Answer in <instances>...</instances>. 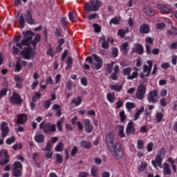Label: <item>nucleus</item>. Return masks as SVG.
<instances>
[{"label": "nucleus", "instance_id": "e433bc0d", "mask_svg": "<svg viewBox=\"0 0 177 177\" xmlns=\"http://www.w3.org/2000/svg\"><path fill=\"white\" fill-rule=\"evenodd\" d=\"M46 55L50 57H53L56 55V52L53 50V47L50 46L46 51Z\"/></svg>", "mask_w": 177, "mask_h": 177}, {"label": "nucleus", "instance_id": "20e7f679", "mask_svg": "<svg viewBox=\"0 0 177 177\" xmlns=\"http://www.w3.org/2000/svg\"><path fill=\"white\" fill-rule=\"evenodd\" d=\"M133 70L135 71L132 73V68L127 67V68H123L122 71V73L124 77H127V80H135V78H138V77L139 76V68L135 67L133 68ZM131 73H132L131 75Z\"/></svg>", "mask_w": 177, "mask_h": 177}, {"label": "nucleus", "instance_id": "6e6d98bb", "mask_svg": "<svg viewBox=\"0 0 177 177\" xmlns=\"http://www.w3.org/2000/svg\"><path fill=\"white\" fill-rule=\"evenodd\" d=\"M160 104L162 107H167L168 102H167V99L162 98L160 100Z\"/></svg>", "mask_w": 177, "mask_h": 177}, {"label": "nucleus", "instance_id": "9d476101", "mask_svg": "<svg viewBox=\"0 0 177 177\" xmlns=\"http://www.w3.org/2000/svg\"><path fill=\"white\" fill-rule=\"evenodd\" d=\"M21 55L24 57V59L30 60L31 57H35V52L31 47H25L21 51Z\"/></svg>", "mask_w": 177, "mask_h": 177}, {"label": "nucleus", "instance_id": "b1692460", "mask_svg": "<svg viewBox=\"0 0 177 177\" xmlns=\"http://www.w3.org/2000/svg\"><path fill=\"white\" fill-rule=\"evenodd\" d=\"M100 42L102 41V48H103V49H109V48H110V45L109 44V41L107 40H106V36L102 35L100 37Z\"/></svg>", "mask_w": 177, "mask_h": 177}, {"label": "nucleus", "instance_id": "ddd939ff", "mask_svg": "<svg viewBox=\"0 0 177 177\" xmlns=\"http://www.w3.org/2000/svg\"><path fill=\"white\" fill-rule=\"evenodd\" d=\"M163 158L160 157V155L156 156L155 159L151 160V164L154 168H162Z\"/></svg>", "mask_w": 177, "mask_h": 177}, {"label": "nucleus", "instance_id": "ea45409f", "mask_svg": "<svg viewBox=\"0 0 177 177\" xmlns=\"http://www.w3.org/2000/svg\"><path fill=\"white\" fill-rule=\"evenodd\" d=\"M106 99L109 103H114V101L115 100V97L114 95L111 94V93H109L106 95Z\"/></svg>", "mask_w": 177, "mask_h": 177}, {"label": "nucleus", "instance_id": "13d9d810", "mask_svg": "<svg viewBox=\"0 0 177 177\" xmlns=\"http://www.w3.org/2000/svg\"><path fill=\"white\" fill-rule=\"evenodd\" d=\"M153 146H154V145L153 144V142H149L147 145V151H148V153H151V151H153Z\"/></svg>", "mask_w": 177, "mask_h": 177}, {"label": "nucleus", "instance_id": "423d86ee", "mask_svg": "<svg viewBox=\"0 0 177 177\" xmlns=\"http://www.w3.org/2000/svg\"><path fill=\"white\" fill-rule=\"evenodd\" d=\"M12 175L14 177L23 176V164L19 161H15L12 165Z\"/></svg>", "mask_w": 177, "mask_h": 177}, {"label": "nucleus", "instance_id": "cd10ccee", "mask_svg": "<svg viewBox=\"0 0 177 177\" xmlns=\"http://www.w3.org/2000/svg\"><path fill=\"white\" fill-rule=\"evenodd\" d=\"M80 145L83 147V149H91L92 144L88 141L82 140L80 142Z\"/></svg>", "mask_w": 177, "mask_h": 177}, {"label": "nucleus", "instance_id": "72a5a7b5", "mask_svg": "<svg viewBox=\"0 0 177 177\" xmlns=\"http://www.w3.org/2000/svg\"><path fill=\"white\" fill-rule=\"evenodd\" d=\"M118 128L119 129L118 131V136H120V138H125V133H124V126L122 125H119L118 126Z\"/></svg>", "mask_w": 177, "mask_h": 177}, {"label": "nucleus", "instance_id": "39448f33", "mask_svg": "<svg viewBox=\"0 0 177 177\" xmlns=\"http://www.w3.org/2000/svg\"><path fill=\"white\" fill-rule=\"evenodd\" d=\"M39 129H42L44 133L50 134L53 132H56V124H53L50 122H45V121L41 122L39 124Z\"/></svg>", "mask_w": 177, "mask_h": 177}, {"label": "nucleus", "instance_id": "a878e982", "mask_svg": "<svg viewBox=\"0 0 177 177\" xmlns=\"http://www.w3.org/2000/svg\"><path fill=\"white\" fill-rule=\"evenodd\" d=\"M71 104H75V106H81V103H82V98L81 96H77L75 97L71 101Z\"/></svg>", "mask_w": 177, "mask_h": 177}, {"label": "nucleus", "instance_id": "4c0bfd02", "mask_svg": "<svg viewBox=\"0 0 177 177\" xmlns=\"http://www.w3.org/2000/svg\"><path fill=\"white\" fill-rule=\"evenodd\" d=\"M50 104H52V100L44 101L43 103V109H44V110H48V109L50 107Z\"/></svg>", "mask_w": 177, "mask_h": 177}, {"label": "nucleus", "instance_id": "09e8293b", "mask_svg": "<svg viewBox=\"0 0 177 177\" xmlns=\"http://www.w3.org/2000/svg\"><path fill=\"white\" fill-rule=\"evenodd\" d=\"M66 88L67 91H71L73 89V81L72 80H68L66 82Z\"/></svg>", "mask_w": 177, "mask_h": 177}, {"label": "nucleus", "instance_id": "9b49d317", "mask_svg": "<svg viewBox=\"0 0 177 177\" xmlns=\"http://www.w3.org/2000/svg\"><path fill=\"white\" fill-rule=\"evenodd\" d=\"M149 103L156 104L158 102V91L156 89L149 93L147 95Z\"/></svg>", "mask_w": 177, "mask_h": 177}, {"label": "nucleus", "instance_id": "4468645a", "mask_svg": "<svg viewBox=\"0 0 177 177\" xmlns=\"http://www.w3.org/2000/svg\"><path fill=\"white\" fill-rule=\"evenodd\" d=\"M1 138L5 139L6 136L9 134V126L6 122H2L1 124Z\"/></svg>", "mask_w": 177, "mask_h": 177}, {"label": "nucleus", "instance_id": "58836bf2", "mask_svg": "<svg viewBox=\"0 0 177 177\" xmlns=\"http://www.w3.org/2000/svg\"><path fill=\"white\" fill-rule=\"evenodd\" d=\"M75 16H77V12H69L68 14V17L70 21H72V22L75 21V20L74 19H75Z\"/></svg>", "mask_w": 177, "mask_h": 177}, {"label": "nucleus", "instance_id": "680f3d73", "mask_svg": "<svg viewBox=\"0 0 177 177\" xmlns=\"http://www.w3.org/2000/svg\"><path fill=\"white\" fill-rule=\"evenodd\" d=\"M143 73H147L145 75V77H150V72H149V66L144 65V66H143Z\"/></svg>", "mask_w": 177, "mask_h": 177}, {"label": "nucleus", "instance_id": "bb28decb", "mask_svg": "<svg viewBox=\"0 0 177 177\" xmlns=\"http://www.w3.org/2000/svg\"><path fill=\"white\" fill-rule=\"evenodd\" d=\"M129 32V28H127L126 29H119L118 30V35H120V38H125V34Z\"/></svg>", "mask_w": 177, "mask_h": 177}, {"label": "nucleus", "instance_id": "49530a36", "mask_svg": "<svg viewBox=\"0 0 177 177\" xmlns=\"http://www.w3.org/2000/svg\"><path fill=\"white\" fill-rule=\"evenodd\" d=\"M158 154L156 156H159L161 158H164L165 156V149H164V147H162L159 150H158Z\"/></svg>", "mask_w": 177, "mask_h": 177}, {"label": "nucleus", "instance_id": "412c9836", "mask_svg": "<svg viewBox=\"0 0 177 177\" xmlns=\"http://www.w3.org/2000/svg\"><path fill=\"white\" fill-rule=\"evenodd\" d=\"M140 32L141 34H149L150 32V25L142 24L140 26Z\"/></svg>", "mask_w": 177, "mask_h": 177}, {"label": "nucleus", "instance_id": "5fc2aeb1", "mask_svg": "<svg viewBox=\"0 0 177 177\" xmlns=\"http://www.w3.org/2000/svg\"><path fill=\"white\" fill-rule=\"evenodd\" d=\"M52 150V144L50 142H48L46 147L44 149H42L43 151H50Z\"/></svg>", "mask_w": 177, "mask_h": 177}, {"label": "nucleus", "instance_id": "f3484780", "mask_svg": "<svg viewBox=\"0 0 177 177\" xmlns=\"http://www.w3.org/2000/svg\"><path fill=\"white\" fill-rule=\"evenodd\" d=\"M26 121H28V116H27L26 114L21 113L17 115V124H18V125H23V124H26Z\"/></svg>", "mask_w": 177, "mask_h": 177}, {"label": "nucleus", "instance_id": "a19ab883", "mask_svg": "<svg viewBox=\"0 0 177 177\" xmlns=\"http://www.w3.org/2000/svg\"><path fill=\"white\" fill-rule=\"evenodd\" d=\"M156 118L157 120V122H161V121H162V119L164 118V113L161 112L156 113Z\"/></svg>", "mask_w": 177, "mask_h": 177}, {"label": "nucleus", "instance_id": "79ce46f5", "mask_svg": "<svg viewBox=\"0 0 177 177\" xmlns=\"http://www.w3.org/2000/svg\"><path fill=\"white\" fill-rule=\"evenodd\" d=\"M16 142V137L12 136L11 138H8L6 140V145H10L12 143Z\"/></svg>", "mask_w": 177, "mask_h": 177}, {"label": "nucleus", "instance_id": "473e14b6", "mask_svg": "<svg viewBox=\"0 0 177 177\" xmlns=\"http://www.w3.org/2000/svg\"><path fill=\"white\" fill-rule=\"evenodd\" d=\"M114 62H111V64H106V75H109L113 73V65Z\"/></svg>", "mask_w": 177, "mask_h": 177}, {"label": "nucleus", "instance_id": "393cba45", "mask_svg": "<svg viewBox=\"0 0 177 177\" xmlns=\"http://www.w3.org/2000/svg\"><path fill=\"white\" fill-rule=\"evenodd\" d=\"M37 143H44L45 142V136L44 134H37L34 138Z\"/></svg>", "mask_w": 177, "mask_h": 177}, {"label": "nucleus", "instance_id": "7c9ffc66", "mask_svg": "<svg viewBox=\"0 0 177 177\" xmlns=\"http://www.w3.org/2000/svg\"><path fill=\"white\" fill-rule=\"evenodd\" d=\"M110 89L111 91H115V92H121V90L122 89V86H118L117 84H111L109 86Z\"/></svg>", "mask_w": 177, "mask_h": 177}, {"label": "nucleus", "instance_id": "6ab92c4d", "mask_svg": "<svg viewBox=\"0 0 177 177\" xmlns=\"http://www.w3.org/2000/svg\"><path fill=\"white\" fill-rule=\"evenodd\" d=\"M84 129L86 133H91L93 131V125L91 124V120L89 119H86L84 120Z\"/></svg>", "mask_w": 177, "mask_h": 177}, {"label": "nucleus", "instance_id": "a18cd8bd", "mask_svg": "<svg viewBox=\"0 0 177 177\" xmlns=\"http://www.w3.org/2000/svg\"><path fill=\"white\" fill-rule=\"evenodd\" d=\"M109 24L110 25H111V24H115V25L120 24V18H118V17H113V19H111L110 20Z\"/></svg>", "mask_w": 177, "mask_h": 177}, {"label": "nucleus", "instance_id": "774afa93", "mask_svg": "<svg viewBox=\"0 0 177 177\" xmlns=\"http://www.w3.org/2000/svg\"><path fill=\"white\" fill-rule=\"evenodd\" d=\"M177 63V55H173L171 57V64L173 66H176Z\"/></svg>", "mask_w": 177, "mask_h": 177}, {"label": "nucleus", "instance_id": "69168bd1", "mask_svg": "<svg viewBox=\"0 0 177 177\" xmlns=\"http://www.w3.org/2000/svg\"><path fill=\"white\" fill-rule=\"evenodd\" d=\"M66 18L64 17H62L61 18V25L62 26L63 28H66L67 27V24L66 22Z\"/></svg>", "mask_w": 177, "mask_h": 177}, {"label": "nucleus", "instance_id": "c9c22d12", "mask_svg": "<svg viewBox=\"0 0 177 177\" xmlns=\"http://www.w3.org/2000/svg\"><path fill=\"white\" fill-rule=\"evenodd\" d=\"M137 149L138 150H143L145 149V141L143 140H138L137 141Z\"/></svg>", "mask_w": 177, "mask_h": 177}, {"label": "nucleus", "instance_id": "5701e85b", "mask_svg": "<svg viewBox=\"0 0 177 177\" xmlns=\"http://www.w3.org/2000/svg\"><path fill=\"white\" fill-rule=\"evenodd\" d=\"M163 174L164 175H171L172 174V170H171V167L167 162L163 163Z\"/></svg>", "mask_w": 177, "mask_h": 177}, {"label": "nucleus", "instance_id": "6e6552de", "mask_svg": "<svg viewBox=\"0 0 177 177\" xmlns=\"http://www.w3.org/2000/svg\"><path fill=\"white\" fill-rule=\"evenodd\" d=\"M9 161H10V157L8 153V150H0V165L1 167L7 165V164H9Z\"/></svg>", "mask_w": 177, "mask_h": 177}, {"label": "nucleus", "instance_id": "052dcab7", "mask_svg": "<svg viewBox=\"0 0 177 177\" xmlns=\"http://www.w3.org/2000/svg\"><path fill=\"white\" fill-rule=\"evenodd\" d=\"M92 176L97 177V168L92 167L91 169Z\"/></svg>", "mask_w": 177, "mask_h": 177}, {"label": "nucleus", "instance_id": "aec40b11", "mask_svg": "<svg viewBox=\"0 0 177 177\" xmlns=\"http://www.w3.org/2000/svg\"><path fill=\"white\" fill-rule=\"evenodd\" d=\"M120 49L122 55H128V52H129V43L126 41L122 44L120 46Z\"/></svg>", "mask_w": 177, "mask_h": 177}, {"label": "nucleus", "instance_id": "f257e3e1", "mask_svg": "<svg viewBox=\"0 0 177 177\" xmlns=\"http://www.w3.org/2000/svg\"><path fill=\"white\" fill-rule=\"evenodd\" d=\"M105 142L111 151V154L113 156L115 160H121L124 157V149L121 147V142H115V134L114 132H109L105 137Z\"/></svg>", "mask_w": 177, "mask_h": 177}, {"label": "nucleus", "instance_id": "3c124183", "mask_svg": "<svg viewBox=\"0 0 177 177\" xmlns=\"http://www.w3.org/2000/svg\"><path fill=\"white\" fill-rule=\"evenodd\" d=\"M77 153H78V147L74 146L71 151V157H75Z\"/></svg>", "mask_w": 177, "mask_h": 177}, {"label": "nucleus", "instance_id": "1a4fd4ad", "mask_svg": "<svg viewBox=\"0 0 177 177\" xmlns=\"http://www.w3.org/2000/svg\"><path fill=\"white\" fill-rule=\"evenodd\" d=\"M92 57H93L96 63L93 62V64H91V68H93V70H100V68H102L103 66V60H102V58L96 54H92Z\"/></svg>", "mask_w": 177, "mask_h": 177}, {"label": "nucleus", "instance_id": "f03ea898", "mask_svg": "<svg viewBox=\"0 0 177 177\" xmlns=\"http://www.w3.org/2000/svg\"><path fill=\"white\" fill-rule=\"evenodd\" d=\"M23 35L24 36V39L21 41L20 43H16V46L19 48V49H23V46H28L30 48V45H32L34 49L37 48V44L38 42L41 41V35L37 34L34 39L32 40V37L35 34L31 30H27L26 32H23Z\"/></svg>", "mask_w": 177, "mask_h": 177}, {"label": "nucleus", "instance_id": "f8f14e48", "mask_svg": "<svg viewBox=\"0 0 177 177\" xmlns=\"http://www.w3.org/2000/svg\"><path fill=\"white\" fill-rule=\"evenodd\" d=\"M10 103L11 104H21L23 103V100L20 96V94L17 92H13L11 97H10Z\"/></svg>", "mask_w": 177, "mask_h": 177}, {"label": "nucleus", "instance_id": "8fccbe9b", "mask_svg": "<svg viewBox=\"0 0 177 177\" xmlns=\"http://www.w3.org/2000/svg\"><path fill=\"white\" fill-rule=\"evenodd\" d=\"M120 122H124L127 120V116H125V111H121L119 113Z\"/></svg>", "mask_w": 177, "mask_h": 177}, {"label": "nucleus", "instance_id": "e2e57ef3", "mask_svg": "<svg viewBox=\"0 0 177 177\" xmlns=\"http://www.w3.org/2000/svg\"><path fill=\"white\" fill-rule=\"evenodd\" d=\"M62 150L63 144L62 142H59L55 147V151H62Z\"/></svg>", "mask_w": 177, "mask_h": 177}, {"label": "nucleus", "instance_id": "0e129e2a", "mask_svg": "<svg viewBox=\"0 0 177 177\" xmlns=\"http://www.w3.org/2000/svg\"><path fill=\"white\" fill-rule=\"evenodd\" d=\"M19 52H20L19 47L16 46V44L12 46V55H19Z\"/></svg>", "mask_w": 177, "mask_h": 177}, {"label": "nucleus", "instance_id": "603ef678", "mask_svg": "<svg viewBox=\"0 0 177 177\" xmlns=\"http://www.w3.org/2000/svg\"><path fill=\"white\" fill-rule=\"evenodd\" d=\"M92 27H93L95 32H100L102 31V28L97 24H93Z\"/></svg>", "mask_w": 177, "mask_h": 177}, {"label": "nucleus", "instance_id": "de8ad7c7", "mask_svg": "<svg viewBox=\"0 0 177 177\" xmlns=\"http://www.w3.org/2000/svg\"><path fill=\"white\" fill-rule=\"evenodd\" d=\"M26 23H28V24H30V26L35 24V22L34 21V19H32V15L29 17H26Z\"/></svg>", "mask_w": 177, "mask_h": 177}, {"label": "nucleus", "instance_id": "338daca9", "mask_svg": "<svg viewBox=\"0 0 177 177\" xmlns=\"http://www.w3.org/2000/svg\"><path fill=\"white\" fill-rule=\"evenodd\" d=\"M46 85H53V79L52 77L48 76L46 80Z\"/></svg>", "mask_w": 177, "mask_h": 177}, {"label": "nucleus", "instance_id": "c85d7f7f", "mask_svg": "<svg viewBox=\"0 0 177 177\" xmlns=\"http://www.w3.org/2000/svg\"><path fill=\"white\" fill-rule=\"evenodd\" d=\"M55 161L56 164L60 165L63 163V156L60 153L55 154Z\"/></svg>", "mask_w": 177, "mask_h": 177}, {"label": "nucleus", "instance_id": "a211bd4d", "mask_svg": "<svg viewBox=\"0 0 177 177\" xmlns=\"http://www.w3.org/2000/svg\"><path fill=\"white\" fill-rule=\"evenodd\" d=\"M27 66V62L23 60H18L15 64V73H20L21 71L22 67H26Z\"/></svg>", "mask_w": 177, "mask_h": 177}, {"label": "nucleus", "instance_id": "4be33fe9", "mask_svg": "<svg viewBox=\"0 0 177 177\" xmlns=\"http://www.w3.org/2000/svg\"><path fill=\"white\" fill-rule=\"evenodd\" d=\"M156 9L160 10V12H162L163 13H166L167 15H169V13L171 12V10L165 6L164 4H158L156 6Z\"/></svg>", "mask_w": 177, "mask_h": 177}, {"label": "nucleus", "instance_id": "dca6fc26", "mask_svg": "<svg viewBox=\"0 0 177 177\" xmlns=\"http://www.w3.org/2000/svg\"><path fill=\"white\" fill-rule=\"evenodd\" d=\"M145 52V48H143V45L136 43L131 50V53H138V55H143Z\"/></svg>", "mask_w": 177, "mask_h": 177}, {"label": "nucleus", "instance_id": "c756f323", "mask_svg": "<svg viewBox=\"0 0 177 177\" xmlns=\"http://www.w3.org/2000/svg\"><path fill=\"white\" fill-rule=\"evenodd\" d=\"M147 168V162L145 161L141 162V164L138 165V170L139 172H143L145 169Z\"/></svg>", "mask_w": 177, "mask_h": 177}, {"label": "nucleus", "instance_id": "4d7b16f0", "mask_svg": "<svg viewBox=\"0 0 177 177\" xmlns=\"http://www.w3.org/2000/svg\"><path fill=\"white\" fill-rule=\"evenodd\" d=\"M63 122H64L63 120H59L57 122V129L59 132H62V131H63V126L62 125Z\"/></svg>", "mask_w": 177, "mask_h": 177}, {"label": "nucleus", "instance_id": "f704fd0d", "mask_svg": "<svg viewBox=\"0 0 177 177\" xmlns=\"http://www.w3.org/2000/svg\"><path fill=\"white\" fill-rule=\"evenodd\" d=\"M19 24L21 28H23L26 26V19H24V15H21L19 19Z\"/></svg>", "mask_w": 177, "mask_h": 177}, {"label": "nucleus", "instance_id": "c03bdc74", "mask_svg": "<svg viewBox=\"0 0 177 177\" xmlns=\"http://www.w3.org/2000/svg\"><path fill=\"white\" fill-rule=\"evenodd\" d=\"M136 107V105H135V103L127 102L126 103V108L127 110H132V109H135Z\"/></svg>", "mask_w": 177, "mask_h": 177}, {"label": "nucleus", "instance_id": "37998d69", "mask_svg": "<svg viewBox=\"0 0 177 177\" xmlns=\"http://www.w3.org/2000/svg\"><path fill=\"white\" fill-rule=\"evenodd\" d=\"M118 53H119L118 48L117 47L112 48V51H111L112 57H113L114 58L118 57Z\"/></svg>", "mask_w": 177, "mask_h": 177}, {"label": "nucleus", "instance_id": "7ed1b4c3", "mask_svg": "<svg viewBox=\"0 0 177 177\" xmlns=\"http://www.w3.org/2000/svg\"><path fill=\"white\" fill-rule=\"evenodd\" d=\"M102 1L90 0L84 3V9L86 12H97L102 8Z\"/></svg>", "mask_w": 177, "mask_h": 177}, {"label": "nucleus", "instance_id": "2eb2a0df", "mask_svg": "<svg viewBox=\"0 0 177 177\" xmlns=\"http://www.w3.org/2000/svg\"><path fill=\"white\" fill-rule=\"evenodd\" d=\"M136 132V129H135L134 123L131 120L126 127V133L127 135H135Z\"/></svg>", "mask_w": 177, "mask_h": 177}, {"label": "nucleus", "instance_id": "0eeeda50", "mask_svg": "<svg viewBox=\"0 0 177 177\" xmlns=\"http://www.w3.org/2000/svg\"><path fill=\"white\" fill-rule=\"evenodd\" d=\"M147 89L146 84L141 83L138 85L136 93V97L138 100H143L145 99Z\"/></svg>", "mask_w": 177, "mask_h": 177}, {"label": "nucleus", "instance_id": "bf43d9fd", "mask_svg": "<svg viewBox=\"0 0 177 177\" xmlns=\"http://www.w3.org/2000/svg\"><path fill=\"white\" fill-rule=\"evenodd\" d=\"M8 94V89L6 88H1L0 91V99H2V97L6 96Z\"/></svg>", "mask_w": 177, "mask_h": 177}, {"label": "nucleus", "instance_id": "864d4df0", "mask_svg": "<svg viewBox=\"0 0 177 177\" xmlns=\"http://www.w3.org/2000/svg\"><path fill=\"white\" fill-rule=\"evenodd\" d=\"M12 149L13 150H15V151L17 150H21V149H23V145H21V143H18V144H15L12 146Z\"/></svg>", "mask_w": 177, "mask_h": 177}, {"label": "nucleus", "instance_id": "2f4dec72", "mask_svg": "<svg viewBox=\"0 0 177 177\" xmlns=\"http://www.w3.org/2000/svg\"><path fill=\"white\" fill-rule=\"evenodd\" d=\"M145 111V107L142 106L140 109H138L134 115V121H137V120H139V117H140V114L142 113H144Z\"/></svg>", "mask_w": 177, "mask_h": 177}]
</instances>
